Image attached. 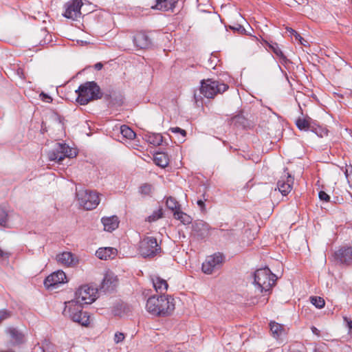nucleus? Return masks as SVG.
<instances>
[{
	"label": "nucleus",
	"instance_id": "f257e3e1",
	"mask_svg": "<svg viewBox=\"0 0 352 352\" xmlns=\"http://www.w3.org/2000/svg\"><path fill=\"white\" fill-rule=\"evenodd\" d=\"M175 308L174 299L170 296H152L149 297L145 309L150 314L155 316H168Z\"/></svg>",
	"mask_w": 352,
	"mask_h": 352
},
{
	"label": "nucleus",
	"instance_id": "864d4df0",
	"mask_svg": "<svg viewBox=\"0 0 352 352\" xmlns=\"http://www.w3.org/2000/svg\"><path fill=\"white\" fill-rule=\"evenodd\" d=\"M300 43V44L303 45H305V43H307V41L305 40H304L303 38L302 39H299L298 40Z\"/></svg>",
	"mask_w": 352,
	"mask_h": 352
},
{
	"label": "nucleus",
	"instance_id": "8fccbe9b",
	"mask_svg": "<svg viewBox=\"0 0 352 352\" xmlns=\"http://www.w3.org/2000/svg\"><path fill=\"white\" fill-rule=\"evenodd\" d=\"M294 36H295L296 39H297V40L302 39V37L297 32H295V34Z\"/></svg>",
	"mask_w": 352,
	"mask_h": 352
},
{
	"label": "nucleus",
	"instance_id": "20e7f679",
	"mask_svg": "<svg viewBox=\"0 0 352 352\" xmlns=\"http://www.w3.org/2000/svg\"><path fill=\"white\" fill-rule=\"evenodd\" d=\"M275 281V275L267 267L258 269L254 272V285L260 292L270 291Z\"/></svg>",
	"mask_w": 352,
	"mask_h": 352
},
{
	"label": "nucleus",
	"instance_id": "f704fd0d",
	"mask_svg": "<svg viewBox=\"0 0 352 352\" xmlns=\"http://www.w3.org/2000/svg\"><path fill=\"white\" fill-rule=\"evenodd\" d=\"M311 303L317 308L321 309L324 307L325 302L324 299L319 296H313L311 298Z\"/></svg>",
	"mask_w": 352,
	"mask_h": 352
},
{
	"label": "nucleus",
	"instance_id": "f8f14e48",
	"mask_svg": "<svg viewBox=\"0 0 352 352\" xmlns=\"http://www.w3.org/2000/svg\"><path fill=\"white\" fill-rule=\"evenodd\" d=\"M82 6V0H71L65 6L63 16L72 20H77L81 16L80 8Z\"/></svg>",
	"mask_w": 352,
	"mask_h": 352
},
{
	"label": "nucleus",
	"instance_id": "b1692460",
	"mask_svg": "<svg viewBox=\"0 0 352 352\" xmlns=\"http://www.w3.org/2000/svg\"><path fill=\"white\" fill-rule=\"evenodd\" d=\"M177 0H156L155 6H152L151 8L155 10L167 11L173 10Z\"/></svg>",
	"mask_w": 352,
	"mask_h": 352
},
{
	"label": "nucleus",
	"instance_id": "a18cd8bd",
	"mask_svg": "<svg viewBox=\"0 0 352 352\" xmlns=\"http://www.w3.org/2000/svg\"><path fill=\"white\" fill-rule=\"evenodd\" d=\"M197 204L198 205V206L201 208V210H204L205 209V204H204V201L202 200H198L197 201Z\"/></svg>",
	"mask_w": 352,
	"mask_h": 352
},
{
	"label": "nucleus",
	"instance_id": "de8ad7c7",
	"mask_svg": "<svg viewBox=\"0 0 352 352\" xmlns=\"http://www.w3.org/2000/svg\"><path fill=\"white\" fill-rule=\"evenodd\" d=\"M103 67V65L101 63H98L94 65V67L97 70H100Z\"/></svg>",
	"mask_w": 352,
	"mask_h": 352
},
{
	"label": "nucleus",
	"instance_id": "a19ab883",
	"mask_svg": "<svg viewBox=\"0 0 352 352\" xmlns=\"http://www.w3.org/2000/svg\"><path fill=\"white\" fill-rule=\"evenodd\" d=\"M11 316L10 313L6 310H0V322L8 319Z\"/></svg>",
	"mask_w": 352,
	"mask_h": 352
},
{
	"label": "nucleus",
	"instance_id": "2f4dec72",
	"mask_svg": "<svg viewBox=\"0 0 352 352\" xmlns=\"http://www.w3.org/2000/svg\"><path fill=\"white\" fill-rule=\"evenodd\" d=\"M166 206L170 210L174 212L180 209V206L177 200L171 197L167 198Z\"/></svg>",
	"mask_w": 352,
	"mask_h": 352
},
{
	"label": "nucleus",
	"instance_id": "c85d7f7f",
	"mask_svg": "<svg viewBox=\"0 0 352 352\" xmlns=\"http://www.w3.org/2000/svg\"><path fill=\"white\" fill-rule=\"evenodd\" d=\"M297 127L300 130L307 131L311 128V119L310 118H298L296 122Z\"/></svg>",
	"mask_w": 352,
	"mask_h": 352
},
{
	"label": "nucleus",
	"instance_id": "c03bdc74",
	"mask_svg": "<svg viewBox=\"0 0 352 352\" xmlns=\"http://www.w3.org/2000/svg\"><path fill=\"white\" fill-rule=\"evenodd\" d=\"M10 254L7 252H4L0 248V257L3 258H6L9 257Z\"/></svg>",
	"mask_w": 352,
	"mask_h": 352
},
{
	"label": "nucleus",
	"instance_id": "f3484780",
	"mask_svg": "<svg viewBox=\"0 0 352 352\" xmlns=\"http://www.w3.org/2000/svg\"><path fill=\"white\" fill-rule=\"evenodd\" d=\"M117 254V250L111 247L100 248L96 252V256L100 260L112 259Z\"/></svg>",
	"mask_w": 352,
	"mask_h": 352
},
{
	"label": "nucleus",
	"instance_id": "603ef678",
	"mask_svg": "<svg viewBox=\"0 0 352 352\" xmlns=\"http://www.w3.org/2000/svg\"><path fill=\"white\" fill-rule=\"evenodd\" d=\"M347 326L349 329H352V321L351 320L347 321Z\"/></svg>",
	"mask_w": 352,
	"mask_h": 352
},
{
	"label": "nucleus",
	"instance_id": "412c9836",
	"mask_svg": "<svg viewBox=\"0 0 352 352\" xmlns=\"http://www.w3.org/2000/svg\"><path fill=\"white\" fill-rule=\"evenodd\" d=\"M151 280L155 290L157 293H164L167 290L168 285L166 280L158 276L153 275L151 276Z\"/></svg>",
	"mask_w": 352,
	"mask_h": 352
},
{
	"label": "nucleus",
	"instance_id": "4c0bfd02",
	"mask_svg": "<svg viewBox=\"0 0 352 352\" xmlns=\"http://www.w3.org/2000/svg\"><path fill=\"white\" fill-rule=\"evenodd\" d=\"M8 218L7 212L2 208L0 207V224L3 225Z\"/></svg>",
	"mask_w": 352,
	"mask_h": 352
},
{
	"label": "nucleus",
	"instance_id": "6e6552de",
	"mask_svg": "<svg viewBox=\"0 0 352 352\" xmlns=\"http://www.w3.org/2000/svg\"><path fill=\"white\" fill-rule=\"evenodd\" d=\"M139 251L144 257L154 256L161 251L157 239L153 236H147L140 243Z\"/></svg>",
	"mask_w": 352,
	"mask_h": 352
},
{
	"label": "nucleus",
	"instance_id": "f03ea898",
	"mask_svg": "<svg viewBox=\"0 0 352 352\" xmlns=\"http://www.w3.org/2000/svg\"><path fill=\"white\" fill-rule=\"evenodd\" d=\"M63 314L75 322L82 326H87L89 324V316L82 310L81 303L76 299L65 303Z\"/></svg>",
	"mask_w": 352,
	"mask_h": 352
},
{
	"label": "nucleus",
	"instance_id": "79ce46f5",
	"mask_svg": "<svg viewBox=\"0 0 352 352\" xmlns=\"http://www.w3.org/2000/svg\"><path fill=\"white\" fill-rule=\"evenodd\" d=\"M318 197H319V199L322 201H329V199H330V197L329 196V195H327L325 192L324 191H320L318 193Z\"/></svg>",
	"mask_w": 352,
	"mask_h": 352
},
{
	"label": "nucleus",
	"instance_id": "7ed1b4c3",
	"mask_svg": "<svg viewBox=\"0 0 352 352\" xmlns=\"http://www.w3.org/2000/svg\"><path fill=\"white\" fill-rule=\"evenodd\" d=\"M76 92L78 94L76 101L81 105H85L89 101L98 99L101 96L100 87L94 81L80 85Z\"/></svg>",
	"mask_w": 352,
	"mask_h": 352
},
{
	"label": "nucleus",
	"instance_id": "a878e982",
	"mask_svg": "<svg viewBox=\"0 0 352 352\" xmlns=\"http://www.w3.org/2000/svg\"><path fill=\"white\" fill-rule=\"evenodd\" d=\"M146 140L155 146L160 145L163 141V138L160 133H149L145 135Z\"/></svg>",
	"mask_w": 352,
	"mask_h": 352
},
{
	"label": "nucleus",
	"instance_id": "9d476101",
	"mask_svg": "<svg viewBox=\"0 0 352 352\" xmlns=\"http://www.w3.org/2000/svg\"><path fill=\"white\" fill-rule=\"evenodd\" d=\"M224 262V256L221 253L217 252L206 257L202 263V272L206 274H212L220 269Z\"/></svg>",
	"mask_w": 352,
	"mask_h": 352
},
{
	"label": "nucleus",
	"instance_id": "393cba45",
	"mask_svg": "<svg viewBox=\"0 0 352 352\" xmlns=\"http://www.w3.org/2000/svg\"><path fill=\"white\" fill-rule=\"evenodd\" d=\"M154 162L156 165L165 168L168 166L169 158L166 153L162 152H157L154 155Z\"/></svg>",
	"mask_w": 352,
	"mask_h": 352
},
{
	"label": "nucleus",
	"instance_id": "aec40b11",
	"mask_svg": "<svg viewBox=\"0 0 352 352\" xmlns=\"http://www.w3.org/2000/svg\"><path fill=\"white\" fill-rule=\"evenodd\" d=\"M336 256L340 262L346 264L352 263V248H343L336 252Z\"/></svg>",
	"mask_w": 352,
	"mask_h": 352
},
{
	"label": "nucleus",
	"instance_id": "c756f323",
	"mask_svg": "<svg viewBox=\"0 0 352 352\" xmlns=\"http://www.w3.org/2000/svg\"><path fill=\"white\" fill-rule=\"evenodd\" d=\"M269 47L282 62H287V59L286 56L284 55L283 52L277 43H274L270 44Z\"/></svg>",
	"mask_w": 352,
	"mask_h": 352
},
{
	"label": "nucleus",
	"instance_id": "a211bd4d",
	"mask_svg": "<svg viewBox=\"0 0 352 352\" xmlns=\"http://www.w3.org/2000/svg\"><path fill=\"white\" fill-rule=\"evenodd\" d=\"M134 45L140 49L148 47L151 44V40L144 32H138L133 37Z\"/></svg>",
	"mask_w": 352,
	"mask_h": 352
},
{
	"label": "nucleus",
	"instance_id": "49530a36",
	"mask_svg": "<svg viewBox=\"0 0 352 352\" xmlns=\"http://www.w3.org/2000/svg\"><path fill=\"white\" fill-rule=\"evenodd\" d=\"M311 329V331L314 334H315L316 336H319L320 331L316 327H312Z\"/></svg>",
	"mask_w": 352,
	"mask_h": 352
},
{
	"label": "nucleus",
	"instance_id": "5701e85b",
	"mask_svg": "<svg viewBox=\"0 0 352 352\" xmlns=\"http://www.w3.org/2000/svg\"><path fill=\"white\" fill-rule=\"evenodd\" d=\"M177 0H156L155 6H152L151 8L155 10L167 11L173 10Z\"/></svg>",
	"mask_w": 352,
	"mask_h": 352
},
{
	"label": "nucleus",
	"instance_id": "bb28decb",
	"mask_svg": "<svg viewBox=\"0 0 352 352\" xmlns=\"http://www.w3.org/2000/svg\"><path fill=\"white\" fill-rule=\"evenodd\" d=\"M174 217L184 225L190 224L192 222L191 217L181 211L180 209L174 212Z\"/></svg>",
	"mask_w": 352,
	"mask_h": 352
},
{
	"label": "nucleus",
	"instance_id": "3c124183",
	"mask_svg": "<svg viewBox=\"0 0 352 352\" xmlns=\"http://www.w3.org/2000/svg\"><path fill=\"white\" fill-rule=\"evenodd\" d=\"M287 31L289 32L292 34L294 35L295 32H296L295 30H294L292 28H287Z\"/></svg>",
	"mask_w": 352,
	"mask_h": 352
},
{
	"label": "nucleus",
	"instance_id": "72a5a7b5",
	"mask_svg": "<svg viewBox=\"0 0 352 352\" xmlns=\"http://www.w3.org/2000/svg\"><path fill=\"white\" fill-rule=\"evenodd\" d=\"M162 216H163L162 209L159 208L157 210L153 211L152 214L149 215L147 217L146 221H148V222H154V221L158 220L159 219L162 218Z\"/></svg>",
	"mask_w": 352,
	"mask_h": 352
},
{
	"label": "nucleus",
	"instance_id": "ea45409f",
	"mask_svg": "<svg viewBox=\"0 0 352 352\" xmlns=\"http://www.w3.org/2000/svg\"><path fill=\"white\" fill-rule=\"evenodd\" d=\"M230 28L234 31H237L240 33H244L245 32V28L239 23H236L233 25H230Z\"/></svg>",
	"mask_w": 352,
	"mask_h": 352
},
{
	"label": "nucleus",
	"instance_id": "c9c22d12",
	"mask_svg": "<svg viewBox=\"0 0 352 352\" xmlns=\"http://www.w3.org/2000/svg\"><path fill=\"white\" fill-rule=\"evenodd\" d=\"M170 131L172 132V133H179L181 135H182V140L181 141L183 142H184L185 140V137L186 135V132L185 130L179 128V127H172L170 129Z\"/></svg>",
	"mask_w": 352,
	"mask_h": 352
},
{
	"label": "nucleus",
	"instance_id": "1a4fd4ad",
	"mask_svg": "<svg viewBox=\"0 0 352 352\" xmlns=\"http://www.w3.org/2000/svg\"><path fill=\"white\" fill-rule=\"evenodd\" d=\"M98 290L88 285H82L75 293V298L81 304H91L97 298Z\"/></svg>",
	"mask_w": 352,
	"mask_h": 352
},
{
	"label": "nucleus",
	"instance_id": "423d86ee",
	"mask_svg": "<svg viewBox=\"0 0 352 352\" xmlns=\"http://www.w3.org/2000/svg\"><path fill=\"white\" fill-rule=\"evenodd\" d=\"M228 85L212 79L203 80L201 82L200 92L207 98H212L217 94L228 90Z\"/></svg>",
	"mask_w": 352,
	"mask_h": 352
},
{
	"label": "nucleus",
	"instance_id": "ddd939ff",
	"mask_svg": "<svg viewBox=\"0 0 352 352\" xmlns=\"http://www.w3.org/2000/svg\"><path fill=\"white\" fill-rule=\"evenodd\" d=\"M55 259L58 265L67 267H75L79 263L78 257L68 251L57 254Z\"/></svg>",
	"mask_w": 352,
	"mask_h": 352
},
{
	"label": "nucleus",
	"instance_id": "dca6fc26",
	"mask_svg": "<svg viewBox=\"0 0 352 352\" xmlns=\"http://www.w3.org/2000/svg\"><path fill=\"white\" fill-rule=\"evenodd\" d=\"M210 229V226L204 221H195L192 225V232L200 238L208 236Z\"/></svg>",
	"mask_w": 352,
	"mask_h": 352
},
{
	"label": "nucleus",
	"instance_id": "4468645a",
	"mask_svg": "<svg viewBox=\"0 0 352 352\" xmlns=\"http://www.w3.org/2000/svg\"><path fill=\"white\" fill-rule=\"evenodd\" d=\"M118 284L117 276L111 271H107L101 283L100 289L104 292L113 290Z\"/></svg>",
	"mask_w": 352,
	"mask_h": 352
},
{
	"label": "nucleus",
	"instance_id": "39448f33",
	"mask_svg": "<svg viewBox=\"0 0 352 352\" xmlns=\"http://www.w3.org/2000/svg\"><path fill=\"white\" fill-rule=\"evenodd\" d=\"M76 198L78 204L85 210L96 208L100 204V195L84 188L76 190Z\"/></svg>",
	"mask_w": 352,
	"mask_h": 352
},
{
	"label": "nucleus",
	"instance_id": "6ab92c4d",
	"mask_svg": "<svg viewBox=\"0 0 352 352\" xmlns=\"http://www.w3.org/2000/svg\"><path fill=\"white\" fill-rule=\"evenodd\" d=\"M101 222L104 226V230L107 232L115 230L118 228L120 223L118 217L116 215L102 217Z\"/></svg>",
	"mask_w": 352,
	"mask_h": 352
},
{
	"label": "nucleus",
	"instance_id": "473e14b6",
	"mask_svg": "<svg viewBox=\"0 0 352 352\" xmlns=\"http://www.w3.org/2000/svg\"><path fill=\"white\" fill-rule=\"evenodd\" d=\"M8 333L11 338L16 342H21L23 339V336L14 328H9Z\"/></svg>",
	"mask_w": 352,
	"mask_h": 352
},
{
	"label": "nucleus",
	"instance_id": "58836bf2",
	"mask_svg": "<svg viewBox=\"0 0 352 352\" xmlns=\"http://www.w3.org/2000/svg\"><path fill=\"white\" fill-rule=\"evenodd\" d=\"M345 175L349 184V186L352 188V166L346 169Z\"/></svg>",
	"mask_w": 352,
	"mask_h": 352
},
{
	"label": "nucleus",
	"instance_id": "cd10ccee",
	"mask_svg": "<svg viewBox=\"0 0 352 352\" xmlns=\"http://www.w3.org/2000/svg\"><path fill=\"white\" fill-rule=\"evenodd\" d=\"M120 133L123 138L130 140H133L136 135L135 133L126 125L120 126Z\"/></svg>",
	"mask_w": 352,
	"mask_h": 352
},
{
	"label": "nucleus",
	"instance_id": "2eb2a0df",
	"mask_svg": "<svg viewBox=\"0 0 352 352\" xmlns=\"http://www.w3.org/2000/svg\"><path fill=\"white\" fill-rule=\"evenodd\" d=\"M293 184L294 179L287 173L278 180L277 188L283 195H286L292 190Z\"/></svg>",
	"mask_w": 352,
	"mask_h": 352
},
{
	"label": "nucleus",
	"instance_id": "7c9ffc66",
	"mask_svg": "<svg viewBox=\"0 0 352 352\" xmlns=\"http://www.w3.org/2000/svg\"><path fill=\"white\" fill-rule=\"evenodd\" d=\"M153 188L152 185L144 184L139 188V192L144 196H148L152 194Z\"/></svg>",
	"mask_w": 352,
	"mask_h": 352
},
{
	"label": "nucleus",
	"instance_id": "9b49d317",
	"mask_svg": "<svg viewBox=\"0 0 352 352\" xmlns=\"http://www.w3.org/2000/svg\"><path fill=\"white\" fill-rule=\"evenodd\" d=\"M67 276L63 270H57L49 275L44 280L45 287L50 289H54L60 285L67 283Z\"/></svg>",
	"mask_w": 352,
	"mask_h": 352
},
{
	"label": "nucleus",
	"instance_id": "0eeeda50",
	"mask_svg": "<svg viewBox=\"0 0 352 352\" xmlns=\"http://www.w3.org/2000/svg\"><path fill=\"white\" fill-rule=\"evenodd\" d=\"M77 155L76 149L69 148L65 144L58 143L49 151L48 157L50 161L61 162L65 157H74Z\"/></svg>",
	"mask_w": 352,
	"mask_h": 352
},
{
	"label": "nucleus",
	"instance_id": "5fc2aeb1",
	"mask_svg": "<svg viewBox=\"0 0 352 352\" xmlns=\"http://www.w3.org/2000/svg\"><path fill=\"white\" fill-rule=\"evenodd\" d=\"M300 43V44L303 45H305V43H307V41L305 40H304L303 38L302 39H299L298 40Z\"/></svg>",
	"mask_w": 352,
	"mask_h": 352
},
{
	"label": "nucleus",
	"instance_id": "09e8293b",
	"mask_svg": "<svg viewBox=\"0 0 352 352\" xmlns=\"http://www.w3.org/2000/svg\"><path fill=\"white\" fill-rule=\"evenodd\" d=\"M239 19H238V21L241 23L242 21H244L245 19H243V17L240 14H238L237 15Z\"/></svg>",
	"mask_w": 352,
	"mask_h": 352
},
{
	"label": "nucleus",
	"instance_id": "6e6d98bb",
	"mask_svg": "<svg viewBox=\"0 0 352 352\" xmlns=\"http://www.w3.org/2000/svg\"><path fill=\"white\" fill-rule=\"evenodd\" d=\"M293 2H294V1H293V0H291V3H288V5H289V6H292V3H293Z\"/></svg>",
	"mask_w": 352,
	"mask_h": 352
},
{
	"label": "nucleus",
	"instance_id": "37998d69",
	"mask_svg": "<svg viewBox=\"0 0 352 352\" xmlns=\"http://www.w3.org/2000/svg\"><path fill=\"white\" fill-rule=\"evenodd\" d=\"M40 98L41 100L45 102H51L52 101V98H51V96L45 93H41L40 94Z\"/></svg>",
	"mask_w": 352,
	"mask_h": 352
},
{
	"label": "nucleus",
	"instance_id": "4d7b16f0",
	"mask_svg": "<svg viewBox=\"0 0 352 352\" xmlns=\"http://www.w3.org/2000/svg\"><path fill=\"white\" fill-rule=\"evenodd\" d=\"M167 352H168V351H167Z\"/></svg>",
	"mask_w": 352,
	"mask_h": 352
},
{
	"label": "nucleus",
	"instance_id": "4be33fe9",
	"mask_svg": "<svg viewBox=\"0 0 352 352\" xmlns=\"http://www.w3.org/2000/svg\"><path fill=\"white\" fill-rule=\"evenodd\" d=\"M270 327L273 337L277 340L283 338L287 334L285 327L280 324L271 322Z\"/></svg>",
	"mask_w": 352,
	"mask_h": 352
},
{
	"label": "nucleus",
	"instance_id": "e433bc0d",
	"mask_svg": "<svg viewBox=\"0 0 352 352\" xmlns=\"http://www.w3.org/2000/svg\"><path fill=\"white\" fill-rule=\"evenodd\" d=\"M125 338V336L123 333L116 332L114 335L113 341L116 344L122 342Z\"/></svg>",
	"mask_w": 352,
	"mask_h": 352
}]
</instances>
